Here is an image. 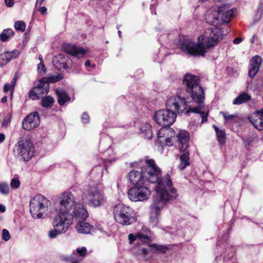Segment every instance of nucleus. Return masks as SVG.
I'll use <instances>...</instances> for the list:
<instances>
[{
    "label": "nucleus",
    "instance_id": "1",
    "mask_svg": "<svg viewBox=\"0 0 263 263\" xmlns=\"http://www.w3.org/2000/svg\"><path fill=\"white\" fill-rule=\"evenodd\" d=\"M145 163L146 165L142 167L145 182L157 183L155 187L157 195L150 206V221L153 226H156L159 222L161 210L166 205V202L176 199L178 194L176 189L172 187V180L168 174L161 178V171L154 160L146 159Z\"/></svg>",
    "mask_w": 263,
    "mask_h": 263
},
{
    "label": "nucleus",
    "instance_id": "2",
    "mask_svg": "<svg viewBox=\"0 0 263 263\" xmlns=\"http://www.w3.org/2000/svg\"><path fill=\"white\" fill-rule=\"evenodd\" d=\"M222 32L216 27L206 29L203 35L198 37V43L185 39L181 43V49L190 55L203 56L205 53V48L215 45L222 39Z\"/></svg>",
    "mask_w": 263,
    "mask_h": 263
},
{
    "label": "nucleus",
    "instance_id": "3",
    "mask_svg": "<svg viewBox=\"0 0 263 263\" xmlns=\"http://www.w3.org/2000/svg\"><path fill=\"white\" fill-rule=\"evenodd\" d=\"M199 79L198 77L190 74H186L183 79V84L186 87L184 93H187L192 99L198 103V106L190 107L185 111L186 114L190 112L199 114L202 119V122L207 121L208 112L204 107L203 104L204 100V94L201 86L199 84Z\"/></svg>",
    "mask_w": 263,
    "mask_h": 263
},
{
    "label": "nucleus",
    "instance_id": "4",
    "mask_svg": "<svg viewBox=\"0 0 263 263\" xmlns=\"http://www.w3.org/2000/svg\"><path fill=\"white\" fill-rule=\"evenodd\" d=\"M77 203L75 197L71 192H64L59 197L55 208L57 212L55 217H59L63 220H68L67 221L70 222L71 218L70 212Z\"/></svg>",
    "mask_w": 263,
    "mask_h": 263
},
{
    "label": "nucleus",
    "instance_id": "5",
    "mask_svg": "<svg viewBox=\"0 0 263 263\" xmlns=\"http://www.w3.org/2000/svg\"><path fill=\"white\" fill-rule=\"evenodd\" d=\"M50 204V201L43 195H35L30 201L29 211L31 216L35 219L44 218L48 212Z\"/></svg>",
    "mask_w": 263,
    "mask_h": 263
},
{
    "label": "nucleus",
    "instance_id": "6",
    "mask_svg": "<svg viewBox=\"0 0 263 263\" xmlns=\"http://www.w3.org/2000/svg\"><path fill=\"white\" fill-rule=\"evenodd\" d=\"M177 139L178 148L180 151L178 168L180 170H183L190 165L189 153L187 149L189 145V134L185 130H181L177 135Z\"/></svg>",
    "mask_w": 263,
    "mask_h": 263
},
{
    "label": "nucleus",
    "instance_id": "7",
    "mask_svg": "<svg viewBox=\"0 0 263 263\" xmlns=\"http://www.w3.org/2000/svg\"><path fill=\"white\" fill-rule=\"evenodd\" d=\"M113 213L115 221L122 226L131 225L137 220V217L133 213L132 209L123 204L116 205Z\"/></svg>",
    "mask_w": 263,
    "mask_h": 263
},
{
    "label": "nucleus",
    "instance_id": "8",
    "mask_svg": "<svg viewBox=\"0 0 263 263\" xmlns=\"http://www.w3.org/2000/svg\"><path fill=\"white\" fill-rule=\"evenodd\" d=\"M82 198L84 202L95 207L100 206L104 201L103 193L95 186L85 189Z\"/></svg>",
    "mask_w": 263,
    "mask_h": 263
},
{
    "label": "nucleus",
    "instance_id": "9",
    "mask_svg": "<svg viewBox=\"0 0 263 263\" xmlns=\"http://www.w3.org/2000/svg\"><path fill=\"white\" fill-rule=\"evenodd\" d=\"M184 90H180L177 95L168 97L166 102V107L178 114L183 112L187 108Z\"/></svg>",
    "mask_w": 263,
    "mask_h": 263
},
{
    "label": "nucleus",
    "instance_id": "10",
    "mask_svg": "<svg viewBox=\"0 0 263 263\" xmlns=\"http://www.w3.org/2000/svg\"><path fill=\"white\" fill-rule=\"evenodd\" d=\"M176 114L170 109H162L155 112L154 119L155 122L163 127H168L176 120Z\"/></svg>",
    "mask_w": 263,
    "mask_h": 263
},
{
    "label": "nucleus",
    "instance_id": "11",
    "mask_svg": "<svg viewBox=\"0 0 263 263\" xmlns=\"http://www.w3.org/2000/svg\"><path fill=\"white\" fill-rule=\"evenodd\" d=\"M16 152L24 161H28L33 156L34 148L29 140L21 139L16 145Z\"/></svg>",
    "mask_w": 263,
    "mask_h": 263
},
{
    "label": "nucleus",
    "instance_id": "12",
    "mask_svg": "<svg viewBox=\"0 0 263 263\" xmlns=\"http://www.w3.org/2000/svg\"><path fill=\"white\" fill-rule=\"evenodd\" d=\"M128 196L133 201H143L147 200L151 196V191L144 186H135L128 191Z\"/></svg>",
    "mask_w": 263,
    "mask_h": 263
},
{
    "label": "nucleus",
    "instance_id": "13",
    "mask_svg": "<svg viewBox=\"0 0 263 263\" xmlns=\"http://www.w3.org/2000/svg\"><path fill=\"white\" fill-rule=\"evenodd\" d=\"M68 220H63L59 217H54L52 226L53 229L50 230L48 232V236L50 238L53 239L56 238L59 234L65 233L69 229V223Z\"/></svg>",
    "mask_w": 263,
    "mask_h": 263
},
{
    "label": "nucleus",
    "instance_id": "14",
    "mask_svg": "<svg viewBox=\"0 0 263 263\" xmlns=\"http://www.w3.org/2000/svg\"><path fill=\"white\" fill-rule=\"evenodd\" d=\"M71 218L69 223V227L72 224L73 219L77 220H84L88 216V212L83 205L80 203L76 204L74 208L70 212Z\"/></svg>",
    "mask_w": 263,
    "mask_h": 263
},
{
    "label": "nucleus",
    "instance_id": "15",
    "mask_svg": "<svg viewBox=\"0 0 263 263\" xmlns=\"http://www.w3.org/2000/svg\"><path fill=\"white\" fill-rule=\"evenodd\" d=\"M40 123V119L37 112L29 114L23 120L22 127L26 130H30L37 127Z\"/></svg>",
    "mask_w": 263,
    "mask_h": 263
},
{
    "label": "nucleus",
    "instance_id": "16",
    "mask_svg": "<svg viewBox=\"0 0 263 263\" xmlns=\"http://www.w3.org/2000/svg\"><path fill=\"white\" fill-rule=\"evenodd\" d=\"M205 20L207 23L214 26L221 24L220 10L217 8H211L206 11Z\"/></svg>",
    "mask_w": 263,
    "mask_h": 263
},
{
    "label": "nucleus",
    "instance_id": "17",
    "mask_svg": "<svg viewBox=\"0 0 263 263\" xmlns=\"http://www.w3.org/2000/svg\"><path fill=\"white\" fill-rule=\"evenodd\" d=\"M249 120L256 129L263 130V108L252 114Z\"/></svg>",
    "mask_w": 263,
    "mask_h": 263
},
{
    "label": "nucleus",
    "instance_id": "18",
    "mask_svg": "<svg viewBox=\"0 0 263 263\" xmlns=\"http://www.w3.org/2000/svg\"><path fill=\"white\" fill-rule=\"evenodd\" d=\"M63 49L66 53L78 58L83 57L87 52L83 48L72 44L64 45Z\"/></svg>",
    "mask_w": 263,
    "mask_h": 263
},
{
    "label": "nucleus",
    "instance_id": "19",
    "mask_svg": "<svg viewBox=\"0 0 263 263\" xmlns=\"http://www.w3.org/2000/svg\"><path fill=\"white\" fill-rule=\"evenodd\" d=\"M20 54L17 50L11 51H6L0 54V67H3L8 63L11 60L16 58Z\"/></svg>",
    "mask_w": 263,
    "mask_h": 263
},
{
    "label": "nucleus",
    "instance_id": "20",
    "mask_svg": "<svg viewBox=\"0 0 263 263\" xmlns=\"http://www.w3.org/2000/svg\"><path fill=\"white\" fill-rule=\"evenodd\" d=\"M130 182L133 184H143L145 182L143 168L140 171L133 170L128 174Z\"/></svg>",
    "mask_w": 263,
    "mask_h": 263
},
{
    "label": "nucleus",
    "instance_id": "21",
    "mask_svg": "<svg viewBox=\"0 0 263 263\" xmlns=\"http://www.w3.org/2000/svg\"><path fill=\"white\" fill-rule=\"evenodd\" d=\"M262 62L260 57L255 56L252 58L250 61V68L249 70V76L253 78L258 72L260 66Z\"/></svg>",
    "mask_w": 263,
    "mask_h": 263
},
{
    "label": "nucleus",
    "instance_id": "22",
    "mask_svg": "<svg viewBox=\"0 0 263 263\" xmlns=\"http://www.w3.org/2000/svg\"><path fill=\"white\" fill-rule=\"evenodd\" d=\"M220 10V16L221 18V24L222 23H229L233 16L234 12L232 9H230L229 7L223 5L219 7Z\"/></svg>",
    "mask_w": 263,
    "mask_h": 263
},
{
    "label": "nucleus",
    "instance_id": "23",
    "mask_svg": "<svg viewBox=\"0 0 263 263\" xmlns=\"http://www.w3.org/2000/svg\"><path fill=\"white\" fill-rule=\"evenodd\" d=\"M93 228L89 223L85 221H79L76 225L77 231L82 234H89Z\"/></svg>",
    "mask_w": 263,
    "mask_h": 263
},
{
    "label": "nucleus",
    "instance_id": "24",
    "mask_svg": "<svg viewBox=\"0 0 263 263\" xmlns=\"http://www.w3.org/2000/svg\"><path fill=\"white\" fill-rule=\"evenodd\" d=\"M150 232L146 227H142L141 230L137 233V237L140 242L147 243L150 241Z\"/></svg>",
    "mask_w": 263,
    "mask_h": 263
},
{
    "label": "nucleus",
    "instance_id": "25",
    "mask_svg": "<svg viewBox=\"0 0 263 263\" xmlns=\"http://www.w3.org/2000/svg\"><path fill=\"white\" fill-rule=\"evenodd\" d=\"M139 128L141 134L145 138L151 139L153 137L152 126L149 123H142Z\"/></svg>",
    "mask_w": 263,
    "mask_h": 263
},
{
    "label": "nucleus",
    "instance_id": "26",
    "mask_svg": "<svg viewBox=\"0 0 263 263\" xmlns=\"http://www.w3.org/2000/svg\"><path fill=\"white\" fill-rule=\"evenodd\" d=\"M70 61V60L68 59L65 60V55L63 54H59L58 55L54 57L53 60V63L56 67H58L57 64L58 63H59L60 65H62V66L59 67V68L60 69L62 67L64 69H66L68 68L67 63Z\"/></svg>",
    "mask_w": 263,
    "mask_h": 263
},
{
    "label": "nucleus",
    "instance_id": "27",
    "mask_svg": "<svg viewBox=\"0 0 263 263\" xmlns=\"http://www.w3.org/2000/svg\"><path fill=\"white\" fill-rule=\"evenodd\" d=\"M55 92L58 97V102L61 105H63L66 102L70 101V98L63 89H56Z\"/></svg>",
    "mask_w": 263,
    "mask_h": 263
},
{
    "label": "nucleus",
    "instance_id": "28",
    "mask_svg": "<svg viewBox=\"0 0 263 263\" xmlns=\"http://www.w3.org/2000/svg\"><path fill=\"white\" fill-rule=\"evenodd\" d=\"M167 248L165 246L159 245L155 243L149 245L148 246V249L149 251V256H152L155 253L160 252L161 253H165V250Z\"/></svg>",
    "mask_w": 263,
    "mask_h": 263
},
{
    "label": "nucleus",
    "instance_id": "29",
    "mask_svg": "<svg viewBox=\"0 0 263 263\" xmlns=\"http://www.w3.org/2000/svg\"><path fill=\"white\" fill-rule=\"evenodd\" d=\"M251 97L246 92H242L238 95L233 101L234 105H240L250 100Z\"/></svg>",
    "mask_w": 263,
    "mask_h": 263
},
{
    "label": "nucleus",
    "instance_id": "30",
    "mask_svg": "<svg viewBox=\"0 0 263 263\" xmlns=\"http://www.w3.org/2000/svg\"><path fill=\"white\" fill-rule=\"evenodd\" d=\"M49 85L47 83H44V81L41 80L40 81L38 85L34 87L35 88H38L39 96L40 98L42 97L44 95H46L48 92Z\"/></svg>",
    "mask_w": 263,
    "mask_h": 263
},
{
    "label": "nucleus",
    "instance_id": "31",
    "mask_svg": "<svg viewBox=\"0 0 263 263\" xmlns=\"http://www.w3.org/2000/svg\"><path fill=\"white\" fill-rule=\"evenodd\" d=\"M14 34V32L12 29L8 28L4 29L0 33V40L3 42L8 41Z\"/></svg>",
    "mask_w": 263,
    "mask_h": 263
},
{
    "label": "nucleus",
    "instance_id": "32",
    "mask_svg": "<svg viewBox=\"0 0 263 263\" xmlns=\"http://www.w3.org/2000/svg\"><path fill=\"white\" fill-rule=\"evenodd\" d=\"M213 127L216 133L218 141L223 144L225 143L226 134L223 130H219L215 125H213Z\"/></svg>",
    "mask_w": 263,
    "mask_h": 263
},
{
    "label": "nucleus",
    "instance_id": "33",
    "mask_svg": "<svg viewBox=\"0 0 263 263\" xmlns=\"http://www.w3.org/2000/svg\"><path fill=\"white\" fill-rule=\"evenodd\" d=\"M54 100L52 97L50 96L43 97L42 100V105L43 107L48 108L51 107Z\"/></svg>",
    "mask_w": 263,
    "mask_h": 263
},
{
    "label": "nucleus",
    "instance_id": "34",
    "mask_svg": "<svg viewBox=\"0 0 263 263\" xmlns=\"http://www.w3.org/2000/svg\"><path fill=\"white\" fill-rule=\"evenodd\" d=\"M26 25L25 22L23 21H18L14 23V27L16 31L24 32L25 30Z\"/></svg>",
    "mask_w": 263,
    "mask_h": 263
},
{
    "label": "nucleus",
    "instance_id": "35",
    "mask_svg": "<svg viewBox=\"0 0 263 263\" xmlns=\"http://www.w3.org/2000/svg\"><path fill=\"white\" fill-rule=\"evenodd\" d=\"M63 77L61 74H58L56 75H50L47 77V83H55L62 80Z\"/></svg>",
    "mask_w": 263,
    "mask_h": 263
},
{
    "label": "nucleus",
    "instance_id": "36",
    "mask_svg": "<svg viewBox=\"0 0 263 263\" xmlns=\"http://www.w3.org/2000/svg\"><path fill=\"white\" fill-rule=\"evenodd\" d=\"M38 88H35L34 87L29 91L28 95L29 98L32 100H38L40 99L39 96Z\"/></svg>",
    "mask_w": 263,
    "mask_h": 263
},
{
    "label": "nucleus",
    "instance_id": "37",
    "mask_svg": "<svg viewBox=\"0 0 263 263\" xmlns=\"http://www.w3.org/2000/svg\"><path fill=\"white\" fill-rule=\"evenodd\" d=\"M0 193L4 195H7L9 193V187L7 183H0Z\"/></svg>",
    "mask_w": 263,
    "mask_h": 263
},
{
    "label": "nucleus",
    "instance_id": "38",
    "mask_svg": "<svg viewBox=\"0 0 263 263\" xmlns=\"http://www.w3.org/2000/svg\"><path fill=\"white\" fill-rule=\"evenodd\" d=\"M223 117L224 118L226 122L232 121L235 117H237V114L229 115L225 112H220Z\"/></svg>",
    "mask_w": 263,
    "mask_h": 263
},
{
    "label": "nucleus",
    "instance_id": "39",
    "mask_svg": "<svg viewBox=\"0 0 263 263\" xmlns=\"http://www.w3.org/2000/svg\"><path fill=\"white\" fill-rule=\"evenodd\" d=\"M11 186L13 189H17L20 185V181L18 177H14L12 179L10 183Z\"/></svg>",
    "mask_w": 263,
    "mask_h": 263
},
{
    "label": "nucleus",
    "instance_id": "40",
    "mask_svg": "<svg viewBox=\"0 0 263 263\" xmlns=\"http://www.w3.org/2000/svg\"><path fill=\"white\" fill-rule=\"evenodd\" d=\"M263 14V7L262 5H260L257 8V12L255 15V19L259 20Z\"/></svg>",
    "mask_w": 263,
    "mask_h": 263
},
{
    "label": "nucleus",
    "instance_id": "41",
    "mask_svg": "<svg viewBox=\"0 0 263 263\" xmlns=\"http://www.w3.org/2000/svg\"><path fill=\"white\" fill-rule=\"evenodd\" d=\"M10 234L9 231L5 229L2 230V239L5 241H7L10 239Z\"/></svg>",
    "mask_w": 263,
    "mask_h": 263
},
{
    "label": "nucleus",
    "instance_id": "42",
    "mask_svg": "<svg viewBox=\"0 0 263 263\" xmlns=\"http://www.w3.org/2000/svg\"><path fill=\"white\" fill-rule=\"evenodd\" d=\"M76 251L80 257H84L87 254V249L85 247L79 248L76 249Z\"/></svg>",
    "mask_w": 263,
    "mask_h": 263
},
{
    "label": "nucleus",
    "instance_id": "43",
    "mask_svg": "<svg viewBox=\"0 0 263 263\" xmlns=\"http://www.w3.org/2000/svg\"><path fill=\"white\" fill-rule=\"evenodd\" d=\"M37 70L40 73L43 74L46 73V69L44 63H40L37 65Z\"/></svg>",
    "mask_w": 263,
    "mask_h": 263
},
{
    "label": "nucleus",
    "instance_id": "44",
    "mask_svg": "<svg viewBox=\"0 0 263 263\" xmlns=\"http://www.w3.org/2000/svg\"><path fill=\"white\" fill-rule=\"evenodd\" d=\"M161 128L160 130L158 131V138L160 139L161 138L164 137V135H166V133L168 132V129H165L164 128Z\"/></svg>",
    "mask_w": 263,
    "mask_h": 263
},
{
    "label": "nucleus",
    "instance_id": "45",
    "mask_svg": "<svg viewBox=\"0 0 263 263\" xmlns=\"http://www.w3.org/2000/svg\"><path fill=\"white\" fill-rule=\"evenodd\" d=\"M11 121V119L10 117H6L5 118L3 121L2 126L3 127H6L10 123Z\"/></svg>",
    "mask_w": 263,
    "mask_h": 263
},
{
    "label": "nucleus",
    "instance_id": "46",
    "mask_svg": "<svg viewBox=\"0 0 263 263\" xmlns=\"http://www.w3.org/2000/svg\"><path fill=\"white\" fill-rule=\"evenodd\" d=\"M141 255L144 257H146L147 256H149V251L147 248H143L141 250Z\"/></svg>",
    "mask_w": 263,
    "mask_h": 263
},
{
    "label": "nucleus",
    "instance_id": "47",
    "mask_svg": "<svg viewBox=\"0 0 263 263\" xmlns=\"http://www.w3.org/2000/svg\"><path fill=\"white\" fill-rule=\"evenodd\" d=\"M82 120L84 123H88L89 121V116L86 113H83L82 115Z\"/></svg>",
    "mask_w": 263,
    "mask_h": 263
},
{
    "label": "nucleus",
    "instance_id": "48",
    "mask_svg": "<svg viewBox=\"0 0 263 263\" xmlns=\"http://www.w3.org/2000/svg\"><path fill=\"white\" fill-rule=\"evenodd\" d=\"M14 89V88L12 87V86L11 84H5L4 86V92H7L9 90H12L13 91Z\"/></svg>",
    "mask_w": 263,
    "mask_h": 263
},
{
    "label": "nucleus",
    "instance_id": "49",
    "mask_svg": "<svg viewBox=\"0 0 263 263\" xmlns=\"http://www.w3.org/2000/svg\"><path fill=\"white\" fill-rule=\"evenodd\" d=\"M128 239L129 240L130 243H133L135 240L138 239L137 234L136 235L133 234H129L128 235Z\"/></svg>",
    "mask_w": 263,
    "mask_h": 263
},
{
    "label": "nucleus",
    "instance_id": "50",
    "mask_svg": "<svg viewBox=\"0 0 263 263\" xmlns=\"http://www.w3.org/2000/svg\"><path fill=\"white\" fill-rule=\"evenodd\" d=\"M69 260L71 263H79L82 259L76 258L74 255H71L69 257Z\"/></svg>",
    "mask_w": 263,
    "mask_h": 263
},
{
    "label": "nucleus",
    "instance_id": "51",
    "mask_svg": "<svg viewBox=\"0 0 263 263\" xmlns=\"http://www.w3.org/2000/svg\"><path fill=\"white\" fill-rule=\"evenodd\" d=\"M5 3L7 7H11L14 5L13 0H5Z\"/></svg>",
    "mask_w": 263,
    "mask_h": 263
},
{
    "label": "nucleus",
    "instance_id": "52",
    "mask_svg": "<svg viewBox=\"0 0 263 263\" xmlns=\"http://www.w3.org/2000/svg\"><path fill=\"white\" fill-rule=\"evenodd\" d=\"M165 143L167 145H172V142L171 140V138L167 137L165 139Z\"/></svg>",
    "mask_w": 263,
    "mask_h": 263
},
{
    "label": "nucleus",
    "instance_id": "53",
    "mask_svg": "<svg viewBox=\"0 0 263 263\" xmlns=\"http://www.w3.org/2000/svg\"><path fill=\"white\" fill-rule=\"evenodd\" d=\"M39 11L42 14H44L46 13L47 8L45 7H41L40 8Z\"/></svg>",
    "mask_w": 263,
    "mask_h": 263
},
{
    "label": "nucleus",
    "instance_id": "54",
    "mask_svg": "<svg viewBox=\"0 0 263 263\" xmlns=\"http://www.w3.org/2000/svg\"><path fill=\"white\" fill-rule=\"evenodd\" d=\"M241 41H242V39L241 37H237V38L233 40V43L234 44H238L241 43Z\"/></svg>",
    "mask_w": 263,
    "mask_h": 263
},
{
    "label": "nucleus",
    "instance_id": "55",
    "mask_svg": "<svg viewBox=\"0 0 263 263\" xmlns=\"http://www.w3.org/2000/svg\"><path fill=\"white\" fill-rule=\"evenodd\" d=\"M5 139V136L4 134L0 133V143L3 142Z\"/></svg>",
    "mask_w": 263,
    "mask_h": 263
},
{
    "label": "nucleus",
    "instance_id": "56",
    "mask_svg": "<svg viewBox=\"0 0 263 263\" xmlns=\"http://www.w3.org/2000/svg\"><path fill=\"white\" fill-rule=\"evenodd\" d=\"M6 211V207L2 204H0V212L4 213Z\"/></svg>",
    "mask_w": 263,
    "mask_h": 263
},
{
    "label": "nucleus",
    "instance_id": "57",
    "mask_svg": "<svg viewBox=\"0 0 263 263\" xmlns=\"http://www.w3.org/2000/svg\"><path fill=\"white\" fill-rule=\"evenodd\" d=\"M16 79L15 78H13V79L11 81V85L12 86V87L14 88L15 84H16Z\"/></svg>",
    "mask_w": 263,
    "mask_h": 263
},
{
    "label": "nucleus",
    "instance_id": "58",
    "mask_svg": "<svg viewBox=\"0 0 263 263\" xmlns=\"http://www.w3.org/2000/svg\"><path fill=\"white\" fill-rule=\"evenodd\" d=\"M44 0H37L36 3V7L40 6Z\"/></svg>",
    "mask_w": 263,
    "mask_h": 263
},
{
    "label": "nucleus",
    "instance_id": "59",
    "mask_svg": "<svg viewBox=\"0 0 263 263\" xmlns=\"http://www.w3.org/2000/svg\"><path fill=\"white\" fill-rule=\"evenodd\" d=\"M132 166L133 167H138V166H141V165L140 164V163L139 162H134V163H133Z\"/></svg>",
    "mask_w": 263,
    "mask_h": 263
},
{
    "label": "nucleus",
    "instance_id": "60",
    "mask_svg": "<svg viewBox=\"0 0 263 263\" xmlns=\"http://www.w3.org/2000/svg\"><path fill=\"white\" fill-rule=\"evenodd\" d=\"M7 97L6 96H4V97H3L1 99V102L3 103H5L7 102Z\"/></svg>",
    "mask_w": 263,
    "mask_h": 263
},
{
    "label": "nucleus",
    "instance_id": "61",
    "mask_svg": "<svg viewBox=\"0 0 263 263\" xmlns=\"http://www.w3.org/2000/svg\"><path fill=\"white\" fill-rule=\"evenodd\" d=\"M90 65V62L89 60H87L86 62H85V66L86 67H88Z\"/></svg>",
    "mask_w": 263,
    "mask_h": 263
},
{
    "label": "nucleus",
    "instance_id": "62",
    "mask_svg": "<svg viewBox=\"0 0 263 263\" xmlns=\"http://www.w3.org/2000/svg\"><path fill=\"white\" fill-rule=\"evenodd\" d=\"M39 59L40 61V63H43V60L42 56L41 55H40L39 56Z\"/></svg>",
    "mask_w": 263,
    "mask_h": 263
},
{
    "label": "nucleus",
    "instance_id": "63",
    "mask_svg": "<svg viewBox=\"0 0 263 263\" xmlns=\"http://www.w3.org/2000/svg\"><path fill=\"white\" fill-rule=\"evenodd\" d=\"M118 34H119V36H120V37H121V31H120V30H119V31H118Z\"/></svg>",
    "mask_w": 263,
    "mask_h": 263
},
{
    "label": "nucleus",
    "instance_id": "64",
    "mask_svg": "<svg viewBox=\"0 0 263 263\" xmlns=\"http://www.w3.org/2000/svg\"><path fill=\"white\" fill-rule=\"evenodd\" d=\"M160 142H162V141H161V140H159Z\"/></svg>",
    "mask_w": 263,
    "mask_h": 263
}]
</instances>
